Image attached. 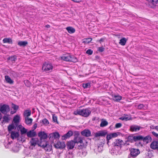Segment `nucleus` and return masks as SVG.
Here are the masks:
<instances>
[{
  "instance_id": "obj_36",
  "label": "nucleus",
  "mask_w": 158,
  "mask_h": 158,
  "mask_svg": "<svg viewBox=\"0 0 158 158\" xmlns=\"http://www.w3.org/2000/svg\"><path fill=\"white\" fill-rule=\"evenodd\" d=\"M45 144H42L41 142L40 143L38 144V146L42 147L43 148L45 149L46 146H47V142H44Z\"/></svg>"
},
{
  "instance_id": "obj_19",
  "label": "nucleus",
  "mask_w": 158,
  "mask_h": 158,
  "mask_svg": "<svg viewBox=\"0 0 158 158\" xmlns=\"http://www.w3.org/2000/svg\"><path fill=\"white\" fill-rule=\"evenodd\" d=\"M152 138L150 135H147L145 137L143 136V139L142 140L146 143L150 142L152 140Z\"/></svg>"
},
{
  "instance_id": "obj_6",
  "label": "nucleus",
  "mask_w": 158,
  "mask_h": 158,
  "mask_svg": "<svg viewBox=\"0 0 158 158\" xmlns=\"http://www.w3.org/2000/svg\"><path fill=\"white\" fill-rule=\"evenodd\" d=\"M54 147L56 148L63 149L65 147V145L64 142L58 141L56 143L53 144Z\"/></svg>"
},
{
  "instance_id": "obj_35",
  "label": "nucleus",
  "mask_w": 158,
  "mask_h": 158,
  "mask_svg": "<svg viewBox=\"0 0 158 158\" xmlns=\"http://www.w3.org/2000/svg\"><path fill=\"white\" fill-rule=\"evenodd\" d=\"M17 57L15 55L10 56L7 58L8 60H10L12 62L15 61Z\"/></svg>"
},
{
  "instance_id": "obj_27",
  "label": "nucleus",
  "mask_w": 158,
  "mask_h": 158,
  "mask_svg": "<svg viewBox=\"0 0 158 158\" xmlns=\"http://www.w3.org/2000/svg\"><path fill=\"white\" fill-rule=\"evenodd\" d=\"M31 111L30 110H26L24 111L23 113V115L25 117H27L30 116L31 115Z\"/></svg>"
},
{
  "instance_id": "obj_5",
  "label": "nucleus",
  "mask_w": 158,
  "mask_h": 158,
  "mask_svg": "<svg viewBox=\"0 0 158 158\" xmlns=\"http://www.w3.org/2000/svg\"><path fill=\"white\" fill-rule=\"evenodd\" d=\"M0 111L3 114H6L10 111V108L8 105L4 104L1 106Z\"/></svg>"
},
{
  "instance_id": "obj_30",
  "label": "nucleus",
  "mask_w": 158,
  "mask_h": 158,
  "mask_svg": "<svg viewBox=\"0 0 158 158\" xmlns=\"http://www.w3.org/2000/svg\"><path fill=\"white\" fill-rule=\"evenodd\" d=\"M28 44L27 41H20L18 43V45L20 46H25Z\"/></svg>"
},
{
  "instance_id": "obj_1",
  "label": "nucleus",
  "mask_w": 158,
  "mask_h": 158,
  "mask_svg": "<svg viewBox=\"0 0 158 158\" xmlns=\"http://www.w3.org/2000/svg\"><path fill=\"white\" fill-rule=\"evenodd\" d=\"M91 113V111L88 109H79L75 111L73 114L75 115H79L84 117H88Z\"/></svg>"
},
{
  "instance_id": "obj_48",
  "label": "nucleus",
  "mask_w": 158,
  "mask_h": 158,
  "mask_svg": "<svg viewBox=\"0 0 158 158\" xmlns=\"http://www.w3.org/2000/svg\"><path fill=\"white\" fill-rule=\"evenodd\" d=\"M104 48L102 47H100L98 48V51L99 52H102L104 51Z\"/></svg>"
},
{
  "instance_id": "obj_43",
  "label": "nucleus",
  "mask_w": 158,
  "mask_h": 158,
  "mask_svg": "<svg viewBox=\"0 0 158 158\" xmlns=\"http://www.w3.org/2000/svg\"><path fill=\"white\" fill-rule=\"evenodd\" d=\"M83 87L84 88H89L90 87V84L89 83L83 84Z\"/></svg>"
},
{
  "instance_id": "obj_61",
  "label": "nucleus",
  "mask_w": 158,
  "mask_h": 158,
  "mask_svg": "<svg viewBox=\"0 0 158 158\" xmlns=\"http://www.w3.org/2000/svg\"><path fill=\"white\" fill-rule=\"evenodd\" d=\"M45 27H46L47 28H49L50 27V26L49 25H47L45 26Z\"/></svg>"
},
{
  "instance_id": "obj_10",
  "label": "nucleus",
  "mask_w": 158,
  "mask_h": 158,
  "mask_svg": "<svg viewBox=\"0 0 158 158\" xmlns=\"http://www.w3.org/2000/svg\"><path fill=\"white\" fill-rule=\"evenodd\" d=\"M150 148L153 150H157L158 151V141H153L150 145Z\"/></svg>"
},
{
  "instance_id": "obj_33",
  "label": "nucleus",
  "mask_w": 158,
  "mask_h": 158,
  "mask_svg": "<svg viewBox=\"0 0 158 158\" xmlns=\"http://www.w3.org/2000/svg\"><path fill=\"white\" fill-rule=\"evenodd\" d=\"M50 135H52V137L55 139L59 138L60 137V135L58 132L53 133L52 134H50ZM51 136H50V137Z\"/></svg>"
},
{
  "instance_id": "obj_59",
  "label": "nucleus",
  "mask_w": 158,
  "mask_h": 158,
  "mask_svg": "<svg viewBox=\"0 0 158 158\" xmlns=\"http://www.w3.org/2000/svg\"><path fill=\"white\" fill-rule=\"evenodd\" d=\"M37 125L36 123L35 124L33 125V127L34 128V129H35L37 127Z\"/></svg>"
},
{
  "instance_id": "obj_21",
  "label": "nucleus",
  "mask_w": 158,
  "mask_h": 158,
  "mask_svg": "<svg viewBox=\"0 0 158 158\" xmlns=\"http://www.w3.org/2000/svg\"><path fill=\"white\" fill-rule=\"evenodd\" d=\"M20 116L18 115H15L13 121L14 123L18 125L19 123Z\"/></svg>"
},
{
  "instance_id": "obj_34",
  "label": "nucleus",
  "mask_w": 158,
  "mask_h": 158,
  "mask_svg": "<svg viewBox=\"0 0 158 158\" xmlns=\"http://www.w3.org/2000/svg\"><path fill=\"white\" fill-rule=\"evenodd\" d=\"M113 100L116 101L118 102L121 99L122 97L119 95H114L113 97Z\"/></svg>"
},
{
  "instance_id": "obj_46",
  "label": "nucleus",
  "mask_w": 158,
  "mask_h": 158,
  "mask_svg": "<svg viewBox=\"0 0 158 158\" xmlns=\"http://www.w3.org/2000/svg\"><path fill=\"white\" fill-rule=\"evenodd\" d=\"M52 119L54 122H57V117L54 115H52Z\"/></svg>"
},
{
  "instance_id": "obj_53",
  "label": "nucleus",
  "mask_w": 158,
  "mask_h": 158,
  "mask_svg": "<svg viewBox=\"0 0 158 158\" xmlns=\"http://www.w3.org/2000/svg\"><path fill=\"white\" fill-rule=\"evenodd\" d=\"M135 145L136 146H143L141 142H139V143H138L137 142L135 143Z\"/></svg>"
},
{
  "instance_id": "obj_54",
  "label": "nucleus",
  "mask_w": 158,
  "mask_h": 158,
  "mask_svg": "<svg viewBox=\"0 0 158 158\" xmlns=\"http://www.w3.org/2000/svg\"><path fill=\"white\" fill-rule=\"evenodd\" d=\"M132 140L133 143L134 142H135V135H132Z\"/></svg>"
},
{
  "instance_id": "obj_63",
  "label": "nucleus",
  "mask_w": 158,
  "mask_h": 158,
  "mask_svg": "<svg viewBox=\"0 0 158 158\" xmlns=\"http://www.w3.org/2000/svg\"><path fill=\"white\" fill-rule=\"evenodd\" d=\"M70 156V155L69 154H68L67 155V156H66V157H67V156Z\"/></svg>"
},
{
  "instance_id": "obj_23",
  "label": "nucleus",
  "mask_w": 158,
  "mask_h": 158,
  "mask_svg": "<svg viewBox=\"0 0 158 158\" xmlns=\"http://www.w3.org/2000/svg\"><path fill=\"white\" fill-rule=\"evenodd\" d=\"M68 32L70 34L74 33L75 31V29L71 27H68L66 28Z\"/></svg>"
},
{
  "instance_id": "obj_28",
  "label": "nucleus",
  "mask_w": 158,
  "mask_h": 158,
  "mask_svg": "<svg viewBox=\"0 0 158 158\" xmlns=\"http://www.w3.org/2000/svg\"><path fill=\"white\" fill-rule=\"evenodd\" d=\"M5 78L6 82L10 84H13L14 81L12 80L8 76H5Z\"/></svg>"
},
{
  "instance_id": "obj_11",
  "label": "nucleus",
  "mask_w": 158,
  "mask_h": 158,
  "mask_svg": "<svg viewBox=\"0 0 158 158\" xmlns=\"http://www.w3.org/2000/svg\"><path fill=\"white\" fill-rule=\"evenodd\" d=\"M82 136L86 137H89L91 136V131L89 130L85 129L82 131L81 132Z\"/></svg>"
},
{
  "instance_id": "obj_44",
  "label": "nucleus",
  "mask_w": 158,
  "mask_h": 158,
  "mask_svg": "<svg viewBox=\"0 0 158 158\" xmlns=\"http://www.w3.org/2000/svg\"><path fill=\"white\" fill-rule=\"evenodd\" d=\"M126 139H127L128 141H129L130 143H133L131 135H129L126 138Z\"/></svg>"
},
{
  "instance_id": "obj_40",
  "label": "nucleus",
  "mask_w": 158,
  "mask_h": 158,
  "mask_svg": "<svg viewBox=\"0 0 158 158\" xmlns=\"http://www.w3.org/2000/svg\"><path fill=\"white\" fill-rule=\"evenodd\" d=\"M43 123L45 125H47L49 124L48 120L46 118H44L42 121Z\"/></svg>"
},
{
  "instance_id": "obj_17",
  "label": "nucleus",
  "mask_w": 158,
  "mask_h": 158,
  "mask_svg": "<svg viewBox=\"0 0 158 158\" xmlns=\"http://www.w3.org/2000/svg\"><path fill=\"white\" fill-rule=\"evenodd\" d=\"M19 136V135L18 132L12 131L10 133V137L13 139L18 138Z\"/></svg>"
},
{
  "instance_id": "obj_50",
  "label": "nucleus",
  "mask_w": 158,
  "mask_h": 158,
  "mask_svg": "<svg viewBox=\"0 0 158 158\" xmlns=\"http://www.w3.org/2000/svg\"><path fill=\"white\" fill-rule=\"evenodd\" d=\"M144 105L143 104H140L138 106V109H141L143 108Z\"/></svg>"
},
{
  "instance_id": "obj_22",
  "label": "nucleus",
  "mask_w": 158,
  "mask_h": 158,
  "mask_svg": "<svg viewBox=\"0 0 158 158\" xmlns=\"http://www.w3.org/2000/svg\"><path fill=\"white\" fill-rule=\"evenodd\" d=\"M86 147V145L84 143H83V142L81 143H79V144H77L76 148L78 149H82L85 148Z\"/></svg>"
},
{
  "instance_id": "obj_18",
  "label": "nucleus",
  "mask_w": 158,
  "mask_h": 158,
  "mask_svg": "<svg viewBox=\"0 0 158 158\" xmlns=\"http://www.w3.org/2000/svg\"><path fill=\"white\" fill-rule=\"evenodd\" d=\"M27 135L28 137L31 138L36 135V132L34 131V130H31L28 131L27 133Z\"/></svg>"
},
{
  "instance_id": "obj_60",
  "label": "nucleus",
  "mask_w": 158,
  "mask_h": 158,
  "mask_svg": "<svg viewBox=\"0 0 158 158\" xmlns=\"http://www.w3.org/2000/svg\"><path fill=\"white\" fill-rule=\"evenodd\" d=\"M154 128L158 131V126H156Z\"/></svg>"
},
{
  "instance_id": "obj_16",
  "label": "nucleus",
  "mask_w": 158,
  "mask_h": 158,
  "mask_svg": "<svg viewBox=\"0 0 158 158\" xmlns=\"http://www.w3.org/2000/svg\"><path fill=\"white\" fill-rule=\"evenodd\" d=\"M73 141L75 143H77V144H79L83 142V138L79 137L78 136L74 138Z\"/></svg>"
},
{
  "instance_id": "obj_51",
  "label": "nucleus",
  "mask_w": 158,
  "mask_h": 158,
  "mask_svg": "<svg viewBox=\"0 0 158 158\" xmlns=\"http://www.w3.org/2000/svg\"><path fill=\"white\" fill-rule=\"evenodd\" d=\"M152 134L155 137L158 138V134L156 133L154 131L152 132Z\"/></svg>"
},
{
  "instance_id": "obj_52",
  "label": "nucleus",
  "mask_w": 158,
  "mask_h": 158,
  "mask_svg": "<svg viewBox=\"0 0 158 158\" xmlns=\"http://www.w3.org/2000/svg\"><path fill=\"white\" fill-rule=\"evenodd\" d=\"M113 138L115 137L118 136V134L116 133H110Z\"/></svg>"
},
{
  "instance_id": "obj_9",
  "label": "nucleus",
  "mask_w": 158,
  "mask_h": 158,
  "mask_svg": "<svg viewBox=\"0 0 158 158\" xmlns=\"http://www.w3.org/2000/svg\"><path fill=\"white\" fill-rule=\"evenodd\" d=\"M31 146L35 147L36 144L40 143L39 141L37 138H32L30 141Z\"/></svg>"
},
{
  "instance_id": "obj_25",
  "label": "nucleus",
  "mask_w": 158,
  "mask_h": 158,
  "mask_svg": "<svg viewBox=\"0 0 158 158\" xmlns=\"http://www.w3.org/2000/svg\"><path fill=\"white\" fill-rule=\"evenodd\" d=\"M3 120L2 122V123H8L10 121V119L9 117L6 116H4L2 117Z\"/></svg>"
},
{
  "instance_id": "obj_42",
  "label": "nucleus",
  "mask_w": 158,
  "mask_h": 158,
  "mask_svg": "<svg viewBox=\"0 0 158 158\" xmlns=\"http://www.w3.org/2000/svg\"><path fill=\"white\" fill-rule=\"evenodd\" d=\"M52 148V146L51 145H50L49 144L47 143V146H46L45 150H46V151H51Z\"/></svg>"
},
{
  "instance_id": "obj_41",
  "label": "nucleus",
  "mask_w": 158,
  "mask_h": 158,
  "mask_svg": "<svg viewBox=\"0 0 158 158\" xmlns=\"http://www.w3.org/2000/svg\"><path fill=\"white\" fill-rule=\"evenodd\" d=\"M129 141H128V140L127 139L125 142H123V146L127 147V146L130 145Z\"/></svg>"
},
{
  "instance_id": "obj_39",
  "label": "nucleus",
  "mask_w": 158,
  "mask_h": 158,
  "mask_svg": "<svg viewBox=\"0 0 158 158\" xmlns=\"http://www.w3.org/2000/svg\"><path fill=\"white\" fill-rule=\"evenodd\" d=\"M112 136L110 134L107 135L106 136V140L107 141V143L108 144L109 140L113 138Z\"/></svg>"
},
{
  "instance_id": "obj_49",
  "label": "nucleus",
  "mask_w": 158,
  "mask_h": 158,
  "mask_svg": "<svg viewBox=\"0 0 158 158\" xmlns=\"http://www.w3.org/2000/svg\"><path fill=\"white\" fill-rule=\"evenodd\" d=\"M12 108L14 110H16L18 109L19 106L17 105L13 104L12 106Z\"/></svg>"
},
{
  "instance_id": "obj_20",
  "label": "nucleus",
  "mask_w": 158,
  "mask_h": 158,
  "mask_svg": "<svg viewBox=\"0 0 158 158\" xmlns=\"http://www.w3.org/2000/svg\"><path fill=\"white\" fill-rule=\"evenodd\" d=\"M17 126L18 125L16 124L13 123L9 125L8 127V131H10L12 130L16 129Z\"/></svg>"
},
{
  "instance_id": "obj_38",
  "label": "nucleus",
  "mask_w": 158,
  "mask_h": 158,
  "mask_svg": "<svg viewBox=\"0 0 158 158\" xmlns=\"http://www.w3.org/2000/svg\"><path fill=\"white\" fill-rule=\"evenodd\" d=\"M27 129L23 127V128L20 130L21 134L22 135H23L26 133L27 132Z\"/></svg>"
},
{
  "instance_id": "obj_13",
  "label": "nucleus",
  "mask_w": 158,
  "mask_h": 158,
  "mask_svg": "<svg viewBox=\"0 0 158 158\" xmlns=\"http://www.w3.org/2000/svg\"><path fill=\"white\" fill-rule=\"evenodd\" d=\"M73 131L71 130L69 131L67 133L62 136V139L63 140H65L70 137L73 135Z\"/></svg>"
},
{
  "instance_id": "obj_8",
  "label": "nucleus",
  "mask_w": 158,
  "mask_h": 158,
  "mask_svg": "<svg viewBox=\"0 0 158 158\" xmlns=\"http://www.w3.org/2000/svg\"><path fill=\"white\" fill-rule=\"evenodd\" d=\"M142 127L137 125H132L130 127V130L132 132H136L139 131Z\"/></svg>"
},
{
  "instance_id": "obj_58",
  "label": "nucleus",
  "mask_w": 158,
  "mask_h": 158,
  "mask_svg": "<svg viewBox=\"0 0 158 158\" xmlns=\"http://www.w3.org/2000/svg\"><path fill=\"white\" fill-rule=\"evenodd\" d=\"M104 39L101 38L98 41L101 43L102 42L104 41Z\"/></svg>"
},
{
  "instance_id": "obj_4",
  "label": "nucleus",
  "mask_w": 158,
  "mask_h": 158,
  "mask_svg": "<svg viewBox=\"0 0 158 158\" xmlns=\"http://www.w3.org/2000/svg\"><path fill=\"white\" fill-rule=\"evenodd\" d=\"M130 150V156H129V158L131 157H136L140 153V151L139 149L132 148Z\"/></svg>"
},
{
  "instance_id": "obj_7",
  "label": "nucleus",
  "mask_w": 158,
  "mask_h": 158,
  "mask_svg": "<svg viewBox=\"0 0 158 158\" xmlns=\"http://www.w3.org/2000/svg\"><path fill=\"white\" fill-rule=\"evenodd\" d=\"M107 134V131L106 130H101L94 133V136L97 137L99 136L104 137Z\"/></svg>"
},
{
  "instance_id": "obj_31",
  "label": "nucleus",
  "mask_w": 158,
  "mask_h": 158,
  "mask_svg": "<svg viewBox=\"0 0 158 158\" xmlns=\"http://www.w3.org/2000/svg\"><path fill=\"white\" fill-rule=\"evenodd\" d=\"M143 139V136L142 135H135V142L142 140Z\"/></svg>"
},
{
  "instance_id": "obj_29",
  "label": "nucleus",
  "mask_w": 158,
  "mask_h": 158,
  "mask_svg": "<svg viewBox=\"0 0 158 158\" xmlns=\"http://www.w3.org/2000/svg\"><path fill=\"white\" fill-rule=\"evenodd\" d=\"M127 40L125 38H123L120 40L119 43L122 45L124 46L125 45Z\"/></svg>"
},
{
  "instance_id": "obj_14",
  "label": "nucleus",
  "mask_w": 158,
  "mask_h": 158,
  "mask_svg": "<svg viewBox=\"0 0 158 158\" xmlns=\"http://www.w3.org/2000/svg\"><path fill=\"white\" fill-rule=\"evenodd\" d=\"M75 144L73 140H71L70 141L68 142L67 144L68 149H72L74 148Z\"/></svg>"
},
{
  "instance_id": "obj_37",
  "label": "nucleus",
  "mask_w": 158,
  "mask_h": 158,
  "mask_svg": "<svg viewBox=\"0 0 158 158\" xmlns=\"http://www.w3.org/2000/svg\"><path fill=\"white\" fill-rule=\"evenodd\" d=\"M108 123L106 121L104 120L102 121L100 123V126L101 127H104L107 126Z\"/></svg>"
},
{
  "instance_id": "obj_62",
  "label": "nucleus",
  "mask_w": 158,
  "mask_h": 158,
  "mask_svg": "<svg viewBox=\"0 0 158 158\" xmlns=\"http://www.w3.org/2000/svg\"><path fill=\"white\" fill-rule=\"evenodd\" d=\"M95 58H96V59H99V56H95Z\"/></svg>"
},
{
  "instance_id": "obj_3",
  "label": "nucleus",
  "mask_w": 158,
  "mask_h": 158,
  "mask_svg": "<svg viewBox=\"0 0 158 158\" xmlns=\"http://www.w3.org/2000/svg\"><path fill=\"white\" fill-rule=\"evenodd\" d=\"M60 58L61 59L67 61L76 62L77 61V59L76 57L69 54L64 55Z\"/></svg>"
},
{
  "instance_id": "obj_45",
  "label": "nucleus",
  "mask_w": 158,
  "mask_h": 158,
  "mask_svg": "<svg viewBox=\"0 0 158 158\" xmlns=\"http://www.w3.org/2000/svg\"><path fill=\"white\" fill-rule=\"evenodd\" d=\"M86 53L89 55H91L93 53V51L91 49H89L86 51Z\"/></svg>"
},
{
  "instance_id": "obj_47",
  "label": "nucleus",
  "mask_w": 158,
  "mask_h": 158,
  "mask_svg": "<svg viewBox=\"0 0 158 158\" xmlns=\"http://www.w3.org/2000/svg\"><path fill=\"white\" fill-rule=\"evenodd\" d=\"M122 126V124L121 123H118L115 125V127L116 128H118L121 127Z\"/></svg>"
},
{
  "instance_id": "obj_2",
  "label": "nucleus",
  "mask_w": 158,
  "mask_h": 158,
  "mask_svg": "<svg viewBox=\"0 0 158 158\" xmlns=\"http://www.w3.org/2000/svg\"><path fill=\"white\" fill-rule=\"evenodd\" d=\"M53 68L52 64L49 62H45L43 65L42 70L44 71L49 73L52 71Z\"/></svg>"
},
{
  "instance_id": "obj_56",
  "label": "nucleus",
  "mask_w": 158,
  "mask_h": 158,
  "mask_svg": "<svg viewBox=\"0 0 158 158\" xmlns=\"http://www.w3.org/2000/svg\"><path fill=\"white\" fill-rule=\"evenodd\" d=\"M120 119L122 120H128V119H127V117H121L120 118Z\"/></svg>"
},
{
  "instance_id": "obj_26",
  "label": "nucleus",
  "mask_w": 158,
  "mask_h": 158,
  "mask_svg": "<svg viewBox=\"0 0 158 158\" xmlns=\"http://www.w3.org/2000/svg\"><path fill=\"white\" fill-rule=\"evenodd\" d=\"M3 43H8L12 44V41L11 39L10 38H5L3 40Z\"/></svg>"
},
{
  "instance_id": "obj_64",
  "label": "nucleus",
  "mask_w": 158,
  "mask_h": 158,
  "mask_svg": "<svg viewBox=\"0 0 158 158\" xmlns=\"http://www.w3.org/2000/svg\"><path fill=\"white\" fill-rule=\"evenodd\" d=\"M26 82H28V81H26Z\"/></svg>"
},
{
  "instance_id": "obj_15",
  "label": "nucleus",
  "mask_w": 158,
  "mask_h": 158,
  "mask_svg": "<svg viewBox=\"0 0 158 158\" xmlns=\"http://www.w3.org/2000/svg\"><path fill=\"white\" fill-rule=\"evenodd\" d=\"M38 136L40 137V140L45 139L48 137L47 135L44 132H40L38 134Z\"/></svg>"
},
{
  "instance_id": "obj_57",
  "label": "nucleus",
  "mask_w": 158,
  "mask_h": 158,
  "mask_svg": "<svg viewBox=\"0 0 158 158\" xmlns=\"http://www.w3.org/2000/svg\"><path fill=\"white\" fill-rule=\"evenodd\" d=\"M73 2H79L81 1V0H72Z\"/></svg>"
},
{
  "instance_id": "obj_24",
  "label": "nucleus",
  "mask_w": 158,
  "mask_h": 158,
  "mask_svg": "<svg viewBox=\"0 0 158 158\" xmlns=\"http://www.w3.org/2000/svg\"><path fill=\"white\" fill-rule=\"evenodd\" d=\"M32 120L31 118H28L27 117H25V123L27 125L31 124L32 123Z\"/></svg>"
},
{
  "instance_id": "obj_32",
  "label": "nucleus",
  "mask_w": 158,
  "mask_h": 158,
  "mask_svg": "<svg viewBox=\"0 0 158 158\" xmlns=\"http://www.w3.org/2000/svg\"><path fill=\"white\" fill-rule=\"evenodd\" d=\"M92 39L90 38H85L84 39L83 43H84L85 44H88L92 41Z\"/></svg>"
},
{
  "instance_id": "obj_55",
  "label": "nucleus",
  "mask_w": 158,
  "mask_h": 158,
  "mask_svg": "<svg viewBox=\"0 0 158 158\" xmlns=\"http://www.w3.org/2000/svg\"><path fill=\"white\" fill-rule=\"evenodd\" d=\"M17 127V130L19 131V130H21L22 128H23V127L21 125H18Z\"/></svg>"
},
{
  "instance_id": "obj_12",
  "label": "nucleus",
  "mask_w": 158,
  "mask_h": 158,
  "mask_svg": "<svg viewBox=\"0 0 158 158\" xmlns=\"http://www.w3.org/2000/svg\"><path fill=\"white\" fill-rule=\"evenodd\" d=\"M123 141L120 139H117L114 143V145L115 146L119 147L121 148L123 146Z\"/></svg>"
}]
</instances>
